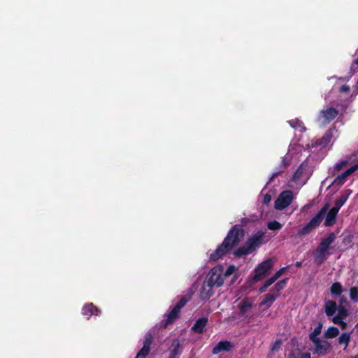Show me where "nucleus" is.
I'll return each mask as SVG.
<instances>
[{"label":"nucleus","mask_w":358,"mask_h":358,"mask_svg":"<svg viewBox=\"0 0 358 358\" xmlns=\"http://www.w3.org/2000/svg\"><path fill=\"white\" fill-rule=\"evenodd\" d=\"M245 231L242 226L235 224L228 231L226 237L215 250L210 255V261H217L219 259L228 254L237 246L244 238Z\"/></svg>","instance_id":"1"},{"label":"nucleus","mask_w":358,"mask_h":358,"mask_svg":"<svg viewBox=\"0 0 358 358\" xmlns=\"http://www.w3.org/2000/svg\"><path fill=\"white\" fill-rule=\"evenodd\" d=\"M189 299L182 296L178 302L173 306L171 311L165 315L166 318L160 322V327L166 329L169 325L173 324L180 316L181 309L186 305Z\"/></svg>","instance_id":"2"},{"label":"nucleus","mask_w":358,"mask_h":358,"mask_svg":"<svg viewBox=\"0 0 358 358\" xmlns=\"http://www.w3.org/2000/svg\"><path fill=\"white\" fill-rule=\"evenodd\" d=\"M329 208V204L326 203L320 211L302 228L298 231V236H303L310 234L313 229L320 226L323 220L327 211Z\"/></svg>","instance_id":"3"},{"label":"nucleus","mask_w":358,"mask_h":358,"mask_svg":"<svg viewBox=\"0 0 358 358\" xmlns=\"http://www.w3.org/2000/svg\"><path fill=\"white\" fill-rule=\"evenodd\" d=\"M205 280L215 287H221L224 283L223 267L216 266L212 268L207 274Z\"/></svg>","instance_id":"4"},{"label":"nucleus","mask_w":358,"mask_h":358,"mask_svg":"<svg viewBox=\"0 0 358 358\" xmlns=\"http://www.w3.org/2000/svg\"><path fill=\"white\" fill-rule=\"evenodd\" d=\"M294 199L293 192L291 190L282 191L274 202V208L278 210H282L287 208Z\"/></svg>","instance_id":"5"},{"label":"nucleus","mask_w":358,"mask_h":358,"mask_svg":"<svg viewBox=\"0 0 358 358\" xmlns=\"http://www.w3.org/2000/svg\"><path fill=\"white\" fill-rule=\"evenodd\" d=\"M272 267L273 262L271 259H268L258 264L254 270L255 275L253 276V280L258 282L262 280Z\"/></svg>","instance_id":"6"},{"label":"nucleus","mask_w":358,"mask_h":358,"mask_svg":"<svg viewBox=\"0 0 358 358\" xmlns=\"http://www.w3.org/2000/svg\"><path fill=\"white\" fill-rule=\"evenodd\" d=\"M336 238V234L335 232L329 233L325 238H322L317 245L316 250L317 252L321 254H328V250L330 248V245L334 242Z\"/></svg>","instance_id":"7"},{"label":"nucleus","mask_w":358,"mask_h":358,"mask_svg":"<svg viewBox=\"0 0 358 358\" xmlns=\"http://www.w3.org/2000/svg\"><path fill=\"white\" fill-rule=\"evenodd\" d=\"M264 237V232L262 231H257L252 236L249 237L245 241V244L250 250L252 253L258 248L261 246L263 243V238Z\"/></svg>","instance_id":"8"},{"label":"nucleus","mask_w":358,"mask_h":358,"mask_svg":"<svg viewBox=\"0 0 358 358\" xmlns=\"http://www.w3.org/2000/svg\"><path fill=\"white\" fill-rule=\"evenodd\" d=\"M255 299L253 298L245 297L238 305L239 315L247 320L248 322H251V317L247 315L248 310L253 306Z\"/></svg>","instance_id":"9"},{"label":"nucleus","mask_w":358,"mask_h":358,"mask_svg":"<svg viewBox=\"0 0 358 358\" xmlns=\"http://www.w3.org/2000/svg\"><path fill=\"white\" fill-rule=\"evenodd\" d=\"M314 344V353L318 355H322L331 350V346L330 343L325 340L315 339L312 341Z\"/></svg>","instance_id":"10"},{"label":"nucleus","mask_w":358,"mask_h":358,"mask_svg":"<svg viewBox=\"0 0 358 358\" xmlns=\"http://www.w3.org/2000/svg\"><path fill=\"white\" fill-rule=\"evenodd\" d=\"M338 110L333 107L328 108L326 110H322L320 113V119L322 120L324 124L330 123L337 115Z\"/></svg>","instance_id":"11"},{"label":"nucleus","mask_w":358,"mask_h":358,"mask_svg":"<svg viewBox=\"0 0 358 358\" xmlns=\"http://www.w3.org/2000/svg\"><path fill=\"white\" fill-rule=\"evenodd\" d=\"M358 169V163L355 164L346 171H345L341 174L337 176L334 179L333 184L336 185H342L346 181V179L348 176L352 174L355 171Z\"/></svg>","instance_id":"12"},{"label":"nucleus","mask_w":358,"mask_h":358,"mask_svg":"<svg viewBox=\"0 0 358 358\" xmlns=\"http://www.w3.org/2000/svg\"><path fill=\"white\" fill-rule=\"evenodd\" d=\"M233 344L228 341H220L212 350L213 355H217L220 352H229L233 348Z\"/></svg>","instance_id":"13"},{"label":"nucleus","mask_w":358,"mask_h":358,"mask_svg":"<svg viewBox=\"0 0 358 358\" xmlns=\"http://www.w3.org/2000/svg\"><path fill=\"white\" fill-rule=\"evenodd\" d=\"M215 287L208 283L206 280L203 281L201 291L200 297L203 300L209 299L214 294L213 288Z\"/></svg>","instance_id":"14"},{"label":"nucleus","mask_w":358,"mask_h":358,"mask_svg":"<svg viewBox=\"0 0 358 358\" xmlns=\"http://www.w3.org/2000/svg\"><path fill=\"white\" fill-rule=\"evenodd\" d=\"M208 318L206 317H199L192 327L191 330L196 334H202L208 323Z\"/></svg>","instance_id":"15"},{"label":"nucleus","mask_w":358,"mask_h":358,"mask_svg":"<svg viewBox=\"0 0 358 358\" xmlns=\"http://www.w3.org/2000/svg\"><path fill=\"white\" fill-rule=\"evenodd\" d=\"M338 211L337 210V208H331L329 212L326 213L324 215V226L326 227H331L333 226L336 221V216Z\"/></svg>","instance_id":"16"},{"label":"nucleus","mask_w":358,"mask_h":358,"mask_svg":"<svg viewBox=\"0 0 358 358\" xmlns=\"http://www.w3.org/2000/svg\"><path fill=\"white\" fill-rule=\"evenodd\" d=\"M101 310L95 306L92 303L85 304L82 308V314L87 315V319L92 315H99Z\"/></svg>","instance_id":"17"},{"label":"nucleus","mask_w":358,"mask_h":358,"mask_svg":"<svg viewBox=\"0 0 358 358\" xmlns=\"http://www.w3.org/2000/svg\"><path fill=\"white\" fill-rule=\"evenodd\" d=\"M336 131V127L328 129L324 134V136L317 141V144L322 148H325L330 143L333 137V131Z\"/></svg>","instance_id":"18"},{"label":"nucleus","mask_w":358,"mask_h":358,"mask_svg":"<svg viewBox=\"0 0 358 358\" xmlns=\"http://www.w3.org/2000/svg\"><path fill=\"white\" fill-rule=\"evenodd\" d=\"M338 306L336 301L332 300L327 301L324 303V311L327 316H333L337 311Z\"/></svg>","instance_id":"19"},{"label":"nucleus","mask_w":358,"mask_h":358,"mask_svg":"<svg viewBox=\"0 0 358 358\" xmlns=\"http://www.w3.org/2000/svg\"><path fill=\"white\" fill-rule=\"evenodd\" d=\"M288 280L289 278H285L276 282L271 292L273 293L276 296H278L280 292L286 287Z\"/></svg>","instance_id":"20"},{"label":"nucleus","mask_w":358,"mask_h":358,"mask_svg":"<svg viewBox=\"0 0 358 358\" xmlns=\"http://www.w3.org/2000/svg\"><path fill=\"white\" fill-rule=\"evenodd\" d=\"M180 347V341L178 338L173 339L172 341L171 349L170 350L169 356L174 357V358H178V356L180 354V352L179 350Z\"/></svg>","instance_id":"21"},{"label":"nucleus","mask_w":358,"mask_h":358,"mask_svg":"<svg viewBox=\"0 0 358 358\" xmlns=\"http://www.w3.org/2000/svg\"><path fill=\"white\" fill-rule=\"evenodd\" d=\"M276 296L273 293L271 292L264 296L262 301L260 302L259 306H266L268 308H269L273 302L275 301Z\"/></svg>","instance_id":"22"},{"label":"nucleus","mask_w":358,"mask_h":358,"mask_svg":"<svg viewBox=\"0 0 358 358\" xmlns=\"http://www.w3.org/2000/svg\"><path fill=\"white\" fill-rule=\"evenodd\" d=\"M251 253H252V252L250 251V250L248 248L247 245L245 243H244V245L243 246L239 247L238 248L235 250L233 252V255L236 257H242L246 256L248 255H250Z\"/></svg>","instance_id":"23"},{"label":"nucleus","mask_w":358,"mask_h":358,"mask_svg":"<svg viewBox=\"0 0 358 358\" xmlns=\"http://www.w3.org/2000/svg\"><path fill=\"white\" fill-rule=\"evenodd\" d=\"M339 334V329L336 327H329L324 332V336L325 338L330 339L336 338Z\"/></svg>","instance_id":"24"},{"label":"nucleus","mask_w":358,"mask_h":358,"mask_svg":"<svg viewBox=\"0 0 358 358\" xmlns=\"http://www.w3.org/2000/svg\"><path fill=\"white\" fill-rule=\"evenodd\" d=\"M237 270H238V268L234 265L231 264L227 267V268L226 269V271L224 272L223 271V275L224 277H228L234 273L233 279H232V282H234L237 280V278L238 277V275L236 273H235V272Z\"/></svg>","instance_id":"25"},{"label":"nucleus","mask_w":358,"mask_h":358,"mask_svg":"<svg viewBox=\"0 0 358 358\" xmlns=\"http://www.w3.org/2000/svg\"><path fill=\"white\" fill-rule=\"evenodd\" d=\"M330 292L332 295L340 296L343 292V286L339 282H336L332 284L330 288Z\"/></svg>","instance_id":"26"},{"label":"nucleus","mask_w":358,"mask_h":358,"mask_svg":"<svg viewBox=\"0 0 358 358\" xmlns=\"http://www.w3.org/2000/svg\"><path fill=\"white\" fill-rule=\"evenodd\" d=\"M307 167V164H305L303 162L300 164L293 175V179L294 180H299L303 175V173Z\"/></svg>","instance_id":"27"},{"label":"nucleus","mask_w":358,"mask_h":358,"mask_svg":"<svg viewBox=\"0 0 358 358\" xmlns=\"http://www.w3.org/2000/svg\"><path fill=\"white\" fill-rule=\"evenodd\" d=\"M322 323L319 322L317 326L314 329V330L309 334V338L311 341H314L315 339H319L317 337L318 335L321 334L322 329Z\"/></svg>","instance_id":"28"},{"label":"nucleus","mask_w":358,"mask_h":358,"mask_svg":"<svg viewBox=\"0 0 358 358\" xmlns=\"http://www.w3.org/2000/svg\"><path fill=\"white\" fill-rule=\"evenodd\" d=\"M350 341V334L348 333H342L338 338V343L340 345H345L346 348Z\"/></svg>","instance_id":"29"},{"label":"nucleus","mask_w":358,"mask_h":358,"mask_svg":"<svg viewBox=\"0 0 358 358\" xmlns=\"http://www.w3.org/2000/svg\"><path fill=\"white\" fill-rule=\"evenodd\" d=\"M328 254H321L317 252L315 250V261L318 264H322L327 259Z\"/></svg>","instance_id":"30"},{"label":"nucleus","mask_w":358,"mask_h":358,"mask_svg":"<svg viewBox=\"0 0 358 358\" xmlns=\"http://www.w3.org/2000/svg\"><path fill=\"white\" fill-rule=\"evenodd\" d=\"M282 225L276 220L268 222L267 224L268 229L272 231L280 230L282 228Z\"/></svg>","instance_id":"31"},{"label":"nucleus","mask_w":358,"mask_h":358,"mask_svg":"<svg viewBox=\"0 0 358 358\" xmlns=\"http://www.w3.org/2000/svg\"><path fill=\"white\" fill-rule=\"evenodd\" d=\"M153 341V336L151 333H147L145 336L143 347L150 349L151 344Z\"/></svg>","instance_id":"32"},{"label":"nucleus","mask_w":358,"mask_h":358,"mask_svg":"<svg viewBox=\"0 0 358 358\" xmlns=\"http://www.w3.org/2000/svg\"><path fill=\"white\" fill-rule=\"evenodd\" d=\"M347 200V197L345 196H342L335 201V206L333 208H337V210L339 211L340 208L344 205Z\"/></svg>","instance_id":"33"},{"label":"nucleus","mask_w":358,"mask_h":358,"mask_svg":"<svg viewBox=\"0 0 358 358\" xmlns=\"http://www.w3.org/2000/svg\"><path fill=\"white\" fill-rule=\"evenodd\" d=\"M350 298L353 301H358V287H352L350 289Z\"/></svg>","instance_id":"34"},{"label":"nucleus","mask_w":358,"mask_h":358,"mask_svg":"<svg viewBox=\"0 0 358 358\" xmlns=\"http://www.w3.org/2000/svg\"><path fill=\"white\" fill-rule=\"evenodd\" d=\"M338 315L341 316L343 319L347 317L349 315V312L348 309L344 306H338Z\"/></svg>","instance_id":"35"},{"label":"nucleus","mask_w":358,"mask_h":358,"mask_svg":"<svg viewBox=\"0 0 358 358\" xmlns=\"http://www.w3.org/2000/svg\"><path fill=\"white\" fill-rule=\"evenodd\" d=\"M150 352V349L142 347V348L137 353L136 358H146V357L149 355Z\"/></svg>","instance_id":"36"},{"label":"nucleus","mask_w":358,"mask_h":358,"mask_svg":"<svg viewBox=\"0 0 358 358\" xmlns=\"http://www.w3.org/2000/svg\"><path fill=\"white\" fill-rule=\"evenodd\" d=\"M287 164L285 161V159H283L282 160V164L280 165V166L282 167L281 169H279L277 171L274 172L272 176H273V178H277L281 173H282L284 171V169L287 166Z\"/></svg>","instance_id":"37"},{"label":"nucleus","mask_w":358,"mask_h":358,"mask_svg":"<svg viewBox=\"0 0 358 358\" xmlns=\"http://www.w3.org/2000/svg\"><path fill=\"white\" fill-rule=\"evenodd\" d=\"M348 163L349 161L348 159L342 160L335 165L334 169L336 171H339L342 168L346 166L348 164Z\"/></svg>","instance_id":"38"},{"label":"nucleus","mask_w":358,"mask_h":358,"mask_svg":"<svg viewBox=\"0 0 358 358\" xmlns=\"http://www.w3.org/2000/svg\"><path fill=\"white\" fill-rule=\"evenodd\" d=\"M290 266H287L281 268L278 271H277L274 275L272 276L275 280H277L284 273V271L287 269Z\"/></svg>","instance_id":"39"},{"label":"nucleus","mask_w":358,"mask_h":358,"mask_svg":"<svg viewBox=\"0 0 358 358\" xmlns=\"http://www.w3.org/2000/svg\"><path fill=\"white\" fill-rule=\"evenodd\" d=\"M289 124H290V126L293 128H297L298 127H300L303 123L301 121L299 120H290L289 121Z\"/></svg>","instance_id":"40"},{"label":"nucleus","mask_w":358,"mask_h":358,"mask_svg":"<svg viewBox=\"0 0 358 358\" xmlns=\"http://www.w3.org/2000/svg\"><path fill=\"white\" fill-rule=\"evenodd\" d=\"M343 320V319L337 314L336 316L333 317L332 322L336 324H339Z\"/></svg>","instance_id":"41"},{"label":"nucleus","mask_w":358,"mask_h":358,"mask_svg":"<svg viewBox=\"0 0 358 358\" xmlns=\"http://www.w3.org/2000/svg\"><path fill=\"white\" fill-rule=\"evenodd\" d=\"M271 200V196L268 194H266L263 199V203L268 205Z\"/></svg>","instance_id":"42"},{"label":"nucleus","mask_w":358,"mask_h":358,"mask_svg":"<svg viewBox=\"0 0 358 358\" xmlns=\"http://www.w3.org/2000/svg\"><path fill=\"white\" fill-rule=\"evenodd\" d=\"M350 90V88L348 85H343L340 88V92H345V93H348Z\"/></svg>","instance_id":"43"},{"label":"nucleus","mask_w":358,"mask_h":358,"mask_svg":"<svg viewBox=\"0 0 358 358\" xmlns=\"http://www.w3.org/2000/svg\"><path fill=\"white\" fill-rule=\"evenodd\" d=\"M276 280L271 276L270 278L266 280L264 284L266 285L268 287L271 286L273 283H274Z\"/></svg>","instance_id":"44"},{"label":"nucleus","mask_w":358,"mask_h":358,"mask_svg":"<svg viewBox=\"0 0 358 358\" xmlns=\"http://www.w3.org/2000/svg\"><path fill=\"white\" fill-rule=\"evenodd\" d=\"M281 344V341H276L275 343L273 344L272 348H271V350L272 351H274L275 350L278 348H279L280 345Z\"/></svg>","instance_id":"45"},{"label":"nucleus","mask_w":358,"mask_h":358,"mask_svg":"<svg viewBox=\"0 0 358 358\" xmlns=\"http://www.w3.org/2000/svg\"><path fill=\"white\" fill-rule=\"evenodd\" d=\"M347 303L346 297L342 296L339 299V306H343L344 303Z\"/></svg>","instance_id":"46"},{"label":"nucleus","mask_w":358,"mask_h":358,"mask_svg":"<svg viewBox=\"0 0 358 358\" xmlns=\"http://www.w3.org/2000/svg\"><path fill=\"white\" fill-rule=\"evenodd\" d=\"M300 358H311L310 353H309V352L301 353Z\"/></svg>","instance_id":"47"},{"label":"nucleus","mask_w":358,"mask_h":358,"mask_svg":"<svg viewBox=\"0 0 358 358\" xmlns=\"http://www.w3.org/2000/svg\"><path fill=\"white\" fill-rule=\"evenodd\" d=\"M267 289H268V287L266 286L265 284H264L262 287H259V291L260 293H264L266 291Z\"/></svg>","instance_id":"48"},{"label":"nucleus","mask_w":358,"mask_h":358,"mask_svg":"<svg viewBox=\"0 0 358 358\" xmlns=\"http://www.w3.org/2000/svg\"><path fill=\"white\" fill-rule=\"evenodd\" d=\"M341 326V329L343 330H345L347 328V323L343 321V320L341 321V322L338 324Z\"/></svg>","instance_id":"49"},{"label":"nucleus","mask_w":358,"mask_h":358,"mask_svg":"<svg viewBox=\"0 0 358 358\" xmlns=\"http://www.w3.org/2000/svg\"><path fill=\"white\" fill-rule=\"evenodd\" d=\"M249 222V219L248 218H242L241 220V223L242 226H245L247 224V223Z\"/></svg>","instance_id":"50"},{"label":"nucleus","mask_w":358,"mask_h":358,"mask_svg":"<svg viewBox=\"0 0 358 358\" xmlns=\"http://www.w3.org/2000/svg\"><path fill=\"white\" fill-rule=\"evenodd\" d=\"M295 266L297 267V268L301 267L302 266V262H296L295 263Z\"/></svg>","instance_id":"51"},{"label":"nucleus","mask_w":358,"mask_h":358,"mask_svg":"<svg viewBox=\"0 0 358 358\" xmlns=\"http://www.w3.org/2000/svg\"><path fill=\"white\" fill-rule=\"evenodd\" d=\"M274 179L275 178H273V176H271L268 181V183H271L274 180Z\"/></svg>","instance_id":"52"},{"label":"nucleus","mask_w":358,"mask_h":358,"mask_svg":"<svg viewBox=\"0 0 358 358\" xmlns=\"http://www.w3.org/2000/svg\"><path fill=\"white\" fill-rule=\"evenodd\" d=\"M355 358H358V355H357V356L355 357Z\"/></svg>","instance_id":"53"},{"label":"nucleus","mask_w":358,"mask_h":358,"mask_svg":"<svg viewBox=\"0 0 358 358\" xmlns=\"http://www.w3.org/2000/svg\"><path fill=\"white\" fill-rule=\"evenodd\" d=\"M357 326H358V323H357Z\"/></svg>","instance_id":"54"}]
</instances>
